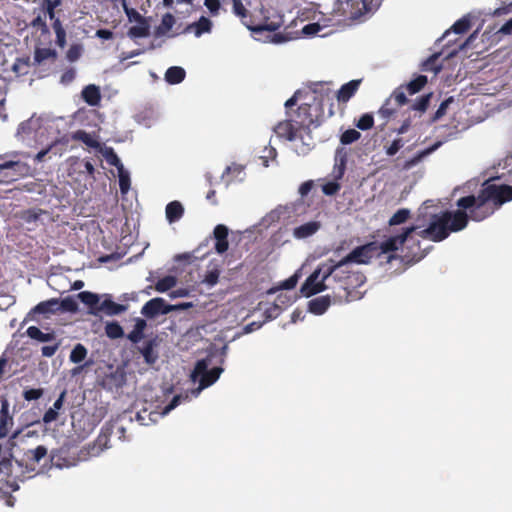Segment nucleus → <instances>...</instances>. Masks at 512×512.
<instances>
[{"label": "nucleus", "instance_id": "ea45409f", "mask_svg": "<svg viewBox=\"0 0 512 512\" xmlns=\"http://www.w3.org/2000/svg\"><path fill=\"white\" fill-rule=\"evenodd\" d=\"M432 93L420 96L410 107L411 110L423 114L429 107Z\"/></svg>", "mask_w": 512, "mask_h": 512}, {"label": "nucleus", "instance_id": "8fccbe9b", "mask_svg": "<svg viewBox=\"0 0 512 512\" xmlns=\"http://www.w3.org/2000/svg\"><path fill=\"white\" fill-rule=\"evenodd\" d=\"M355 125L360 130H369L374 125V117L371 113H365L355 122Z\"/></svg>", "mask_w": 512, "mask_h": 512}, {"label": "nucleus", "instance_id": "473e14b6", "mask_svg": "<svg viewBox=\"0 0 512 512\" xmlns=\"http://www.w3.org/2000/svg\"><path fill=\"white\" fill-rule=\"evenodd\" d=\"M139 25H135L129 28L128 30V36L131 38H142L149 35V24L147 23L146 19H144V22H138Z\"/></svg>", "mask_w": 512, "mask_h": 512}, {"label": "nucleus", "instance_id": "5701e85b", "mask_svg": "<svg viewBox=\"0 0 512 512\" xmlns=\"http://www.w3.org/2000/svg\"><path fill=\"white\" fill-rule=\"evenodd\" d=\"M155 345V340H148L145 342L143 347L139 348L140 353L144 357L145 363L149 365H153L158 359V354L154 351Z\"/></svg>", "mask_w": 512, "mask_h": 512}, {"label": "nucleus", "instance_id": "680f3d73", "mask_svg": "<svg viewBox=\"0 0 512 512\" xmlns=\"http://www.w3.org/2000/svg\"><path fill=\"white\" fill-rule=\"evenodd\" d=\"M437 61V55L430 56L424 63L422 69L424 71H433L435 73H438L441 70V66L436 64Z\"/></svg>", "mask_w": 512, "mask_h": 512}, {"label": "nucleus", "instance_id": "338daca9", "mask_svg": "<svg viewBox=\"0 0 512 512\" xmlns=\"http://www.w3.org/2000/svg\"><path fill=\"white\" fill-rule=\"evenodd\" d=\"M233 2V12L239 16L243 21L248 15V11L243 5L241 0H232Z\"/></svg>", "mask_w": 512, "mask_h": 512}, {"label": "nucleus", "instance_id": "412c9836", "mask_svg": "<svg viewBox=\"0 0 512 512\" xmlns=\"http://www.w3.org/2000/svg\"><path fill=\"white\" fill-rule=\"evenodd\" d=\"M81 95L83 100L90 106H97L101 101L100 88L94 84L85 86Z\"/></svg>", "mask_w": 512, "mask_h": 512}, {"label": "nucleus", "instance_id": "2eb2a0df", "mask_svg": "<svg viewBox=\"0 0 512 512\" xmlns=\"http://www.w3.org/2000/svg\"><path fill=\"white\" fill-rule=\"evenodd\" d=\"M294 116H290L289 119L279 122L275 127L274 131L278 137L285 138L289 141H293L297 137V132L303 127H299L294 120Z\"/></svg>", "mask_w": 512, "mask_h": 512}, {"label": "nucleus", "instance_id": "0eeeda50", "mask_svg": "<svg viewBox=\"0 0 512 512\" xmlns=\"http://www.w3.org/2000/svg\"><path fill=\"white\" fill-rule=\"evenodd\" d=\"M208 365L207 359L198 360L192 371L191 377L194 381L200 378L199 389H204L214 384L223 372L221 367H213L211 370H208Z\"/></svg>", "mask_w": 512, "mask_h": 512}, {"label": "nucleus", "instance_id": "c03bdc74", "mask_svg": "<svg viewBox=\"0 0 512 512\" xmlns=\"http://www.w3.org/2000/svg\"><path fill=\"white\" fill-rule=\"evenodd\" d=\"M73 139L83 142L91 148L99 147V142L92 138V136L84 130H78L73 134Z\"/></svg>", "mask_w": 512, "mask_h": 512}, {"label": "nucleus", "instance_id": "774afa93", "mask_svg": "<svg viewBox=\"0 0 512 512\" xmlns=\"http://www.w3.org/2000/svg\"><path fill=\"white\" fill-rule=\"evenodd\" d=\"M341 186L335 181H330L322 186V191L327 196H332L340 190Z\"/></svg>", "mask_w": 512, "mask_h": 512}, {"label": "nucleus", "instance_id": "bf43d9fd", "mask_svg": "<svg viewBox=\"0 0 512 512\" xmlns=\"http://www.w3.org/2000/svg\"><path fill=\"white\" fill-rule=\"evenodd\" d=\"M0 169H14L16 171L26 170L27 166L19 161H2L0 157Z\"/></svg>", "mask_w": 512, "mask_h": 512}, {"label": "nucleus", "instance_id": "052dcab7", "mask_svg": "<svg viewBox=\"0 0 512 512\" xmlns=\"http://www.w3.org/2000/svg\"><path fill=\"white\" fill-rule=\"evenodd\" d=\"M325 282L326 283H323L324 285L332 286V288H325V290H331L333 301L338 303L337 291L339 290V287H338L337 279L334 278V275L330 274L327 276V278L325 277Z\"/></svg>", "mask_w": 512, "mask_h": 512}, {"label": "nucleus", "instance_id": "a211bd4d", "mask_svg": "<svg viewBox=\"0 0 512 512\" xmlns=\"http://www.w3.org/2000/svg\"><path fill=\"white\" fill-rule=\"evenodd\" d=\"M331 305V296H319L309 301L308 310L314 315L324 314Z\"/></svg>", "mask_w": 512, "mask_h": 512}, {"label": "nucleus", "instance_id": "a19ab883", "mask_svg": "<svg viewBox=\"0 0 512 512\" xmlns=\"http://www.w3.org/2000/svg\"><path fill=\"white\" fill-rule=\"evenodd\" d=\"M175 24V18L172 14L167 13L162 17L160 25L156 28V35L161 36L172 29Z\"/></svg>", "mask_w": 512, "mask_h": 512}, {"label": "nucleus", "instance_id": "6e6552de", "mask_svg": "<svg viewBox=\"0 0 512 512\" xmlns=\"http://www.w3.org/2000/svg\"><path fill=\"white\" fill-rule=\"evenodd\" d=\"M192 307L191 303H182L178 305H169L163 298H153L147 301L141 309L142 315L147 318H154L158 315H166L172 311Z\"/></svg>", "mask_w": 512, "mask_h": 512}, {"label": "nucleus", "instance_id": "aec40b11", "mask_svg": "<svg viewBox=\"0 0 512 512\" xmlns=\"http://www.w3.org/2000/svg\"><path fill=\"white\" fill-rule=\"evenodd\" d=\"M321 227L320 222L318 221H310L304 223L298 227H295L293 230V235L297 239H304L315 234Z\"/></svg>", "mask_w": 512, "mask_h": 512}, {"label": "nucleus", "instance_id": "5fc2aeb1", "mask_svg": "<svg viewBox=\"0 0 512 512\" xmlns=\"http://www.w3.org/2000/svg\"><path fill=\"white\" fill-rule=\"evenodd\" d=\"M123 9L129 21L144 22V17L134 8H130L123 0Z\"/></svg>", "mask_w": 512, "mask_h": 512}, {"label": "nucleus", "instance_id": "864d4df0", "mask_svg": "<svg viewBox=\"0 0 512 512\" xmlns=\"http://www.w3.org/2000/svg\"><path fill=\"white\" fill-rule=\"evenodd\" d=\"M61 5V0H43L42 7L51 20L55 18V9Z\"/></svg>", "mask_w": 512, "mask_h": 512}, {"label": "nucleus", "instance_id": "72a5a7b5", "mask_svg": "<svg viewBox=\"0 0 512 512\" xmlns=\"http://www.w3.org/2000/svg\"><path fill=\"white\" fill-rule=\"evenodd\" d=\"M246 25L249 30H251L252 32H255V33L263 32V31L273 32V31H276L278 28H280V26L282 25V19L279 18L278 21H271V22L266 21L263 24L255 25V26L248 25V24H246Z\"/></svg>", "mask_w": 512, "mask_h": 512}, {"label": "nucleus", "instance_id": "a18cd8bd", "mask_svg": "<svg viewBox=\"0 0 512 512\" xmlns=\"http://www.w3.org/2000/svg\"><path fill=\"white\" fill-rule=\"evenodd\" d=\"M105 333L110 339H118L124 335L123 328L116 322H109L105 326Z\"/></svg>", "mask_w": 512, "mask_h": 512}, {"label": "nucleus", "instance_id": "c756f323", "mask_svg": "<svg viewBox=\"0 0 512 512\" xmlns=\"http://www.w3.org/2000/svg\"><path fill=\"white\" fill-rule=\"evenodd\" d=\"M57 58V52L50 48H36L34 52V62L40 65L42 62L48 59L55 60Z\"/></svg>", "mask_w": 512, "mask_h": 512}, {"label": "nucleus", "instance_id": "3c124183", "mask_svg": "<svg viewBox=\"0 0 512 512\" xmlns=\"http://www.w3.org/2000/svg\"><path fill=\"white\" fill-rule=\"evenodd\" d=\"M397 107L398 106H396V104H392L391 98H388L381 106L378 113L383 119H389L392 115L395 114Z\"/></svg>", "mask_w": 512, "mask_h": 512}, {"label": "nucleus", "instance_id": "09e8293b", "mask_svg": "<svg viewBox=\"0 0 512 512\" xmlns=\"http://www.w3.org/2000/svg\"><path fill=\"white\" fill-rule=\"evenodd\" d=\"M471 27L470 19L466 16L457 20L451 27V30L456 34L466 33Z\"/></svg>", "mask_w": 512, "mask_h": 512}, {"label": "nucleus", "instance_id": "6ab92c4d", "mask_svg": "<svg viewBox=\"0 0 512 512\" xmlns=\"http://www.w3.org/2000/svg\"><path fill=\"white\" fill-rule=\"evenodd\" d=\"M360 84L361 80H351L342 85L336 94L337 100L343 103L348 102L357 92Z\"/></svg>", "mask_w": 512, "mask_h": 512}, {"label": "nucleus", "instance_id": "cd10ccee", "mask_svg": "<svg viewBox=\"0 0 512 512\" xmlns=\"http://www.w3.org/2000/svg\"><path fill=\"white\" fill-rule=\"evenodd\" d=\"M147 326V323L144 319L137 318L136 323L134 325L133 330L127 335V338L132 343H138L144 336V330Z\"/></svg>", "mask_w": 512, "mask_h": 512}, {"label": "nucleus", "instance_id": "b1692460", "mask_svg": "<svg viewBox=\"0 0 512 512\" xmlns=\"http://www.w3.org/2000/svg\"><path fill=\"white\" fill-rule=\"evenodd\" d=\"M126 310V306L118 304L111 299H105L100 303L99 313L104 311L107 315H118Z\"/></svg>", "mask_w": 512, "mask_h": 512}, {"label": "nucleus", "instance_id": "1a4fd4ad", "mask_svg": "<svg viewBox=\"0 0 512 512\" xmlns=\"http://www.w3.org/2000/svg\"><path fill=\"white\" fill-rule=\"evenodd\" d=\"M375 255H378V243L370 242L354 248L339 262L347 266L350 263L368 264Z\"/></svg>", "mask_w": 512, "mask_h": 512}, {"label": "nucleus", "instance_id": "9d476101", "mask_svg": "<svg viewBox=\"0 0 512 512\" xmlns=\"http://www.w3.org/2000/svg\"><path fill=\"white\" fill-rule=\"evenodd\" d=\"M483 195L486 196V199L495 206V210H497L504 203L512 200V186L507 184L497 185V184H489L482 190Z\"/></svg>", "mask_w": 512, "mask_h": 512}, {"label": "nucleus", "instance_id": "a878e982", "mask_svg": "<svg viewBox=\"0 0 512 512\" xmlns=\"http://www.w3.org/2000/svg\"><path fill=\"white\" fill-rule=\"evenodd\" d=\"M189 29L194 30V34L200 37L204 33H209L212 29V22L205 16H201L198 21L192 23Z\"/></svg>", "mask_w": 512, "mask_h": 512}, {"label": "nucleus", "instance_id": "6e6d98bb", "mask_svg": "<svg viewBox=\"0 0 512 512\" xmlns=\"http://www.w3.org/2000/svg\"><path fill=\"white\" fill-rule=\"evenodd\" d=\"M82 46L80 44H73L70 46L66 53V58L69 62L77 61L82 54Z\"/></svg>", "mask_w": 512, "mask_h": 512}, {"label": "nucleus", "instance_id": "ddd939ff", "mask_svg": "<svg viewBox=\"0 0 512 512\" xmlns=\"http://www.w3.org/2000/svg\"><path fill=\"white\" fill-rule=\"evenodd\" d=\"M335 11L347 20H357L365 13L366 6L361 0H337Z\"/></svg>", "mask_w": 512, "mask_h": 512}, {"label": "nucleus", "instance_id": "e2e57ef3", "mask_svg": "<svg viewBox=\"0 0 512 512\" xmlns=\"http://www.w3.org/2000/svg\"><path fill=\"white\" fill-rule=\"evenodd\" d=\"M220 272L218 269L207 271L204 276L203 282L209 286H214L218 283Z\"/></svg>", "mask_w": 512, "mask_h": 512}, {"label": "nucleus", "instance_id": "2f4dec72", "mask_svg": "<svg viewBox=\"0 0 512 512\" xmlns=\"http://www.w3.org/2000/svg\"><path fill=\"white\" fill-rule=\"evenodd\" d=\"M58 299H50L37 304L33 311L39 314L57 313Z\"/></svg>", "mask_w": 512, "mask_h": 512}, {"label": "nucleus", "instance_id": "49530a36", "mask_svg": "<svg viewBox=\"0 0 512 512\" xmlns=\"http://www.w3.org/2000/svg\"><path fill=\"white\" fill-rule=\"evenodd\" d=\"M407 91L400 85L397 87L391 94L389 98H391L392 102L396 103V106H403L408 103Z\"/></svg>", "mask_w": 512, "mask_h": 512}, {"label": "nucleus", "instance_id": "69168bd1", "mask_svg": "<svg viewBox=\"0 0 512 512\" xmlns=\"http://www.w3.org/2000/svg\"><path fill=\"white\" fill-rule=\"evenodd\" d=\"M31 26L33 28L41 30V32L43 34H48L49 33V28H48L47 23H46L45 19L42 16H40V15L37 16L36 18H34L31 21Z\"/></svg>", "mask_w": 512, "mask_h": 512}, {"label": "nucleus", "instance_id": "de8ad7c7", "mask_svg": "<svg viewBox=\"0 0 512 512\" xmlns=\"http://www.w3.org/2000/svg\"><path fill=\"white\" fill-rule=\"evenodd\" d=\"M360 137H361L360 132H358L355 129H348L341 134L340 142L343 145H349V144H352V143L356 142L357 140H359Z\"/></svg>", "mask_w": 512, "mask_h": 512}, {"label": "nucleus", "instance_id": "4d7b16f0", "mask_svg": "<svg viewBox=\"0 0 512 512\" xmlns=\"http://www.w3.org/2000/svg\"><path fill=\"white\" fill-rule=\"evenodd\" d=\"M44 394L42 388H31L23 391L22 395L26 401H33L40 399Z\"/></svg>", "mask_w": 512, "mask_h": 512}, {"label": "nucleus", "instance_id": "37998d69", "mask_svg": "<svg viewBox=\"0 0 512 512\" xmlns=\"http://www.w3.org/2000/svg\"><path fill=\"white\" fill-rule=\"evenodd\" d=\"M410 217V210L407 208H401L397 210L392 217L389 219L388 223L390 226H396L405 223Z\"/></svg>", "mask_w": 512, "mask_h": 512}, {"label": "nucleus", "instance_id": "7c9ffc66", "mask_svg": "<svg viewBox=\"0 0 512 512\" xmlns=\"http://www.w3.org/2000/svg\"><path fill=\"white\" fill-rule=\"evenodd\" d=\"M13 477L14 478L12 480L7 479L6 481L1 482V486L6 487L11 492H15V491L19 490L20 487H19L18 481H24L25 479L30 478L31 475H28L26 472L21 470L20 474L13 473Z\"/></svg>", "mask_w": 512, "mask_h": 512}, {"label": "nucleus", "instance_id": "423d86ee", "mask_svg": "<svg viewBox=\"0 0 512 512\" xmlns=\"http://www.w3.org/2000/svg\"><path fill=\"white\" fill-rule=\"evenodd\" d=\"M14 412L15 409H11L8 398L3 395L0 396V440L9 437V443H11V445H13V441L20 434V431L18 430L10 436L15 425Z\"/></svg>", "mask_w": 512, "mask_h": 512}, {"label": "nucleus", "instance_id": "bb28decb", "mask_svg": "<svg viewBox=\"0 0 512 512\" xmlns=\"http://www.w3.org/2000/svg\"><path fill=\"white\" fill-rule=\"evenodd\" d=\"M427 82L428 79L425 75H418L409 83L402 85V87L407 91L408 95L412 96L418 93L422 88H424Z\"/></svg>", "mask_w": 512, "mask_h": 512}, {"label": "nucleus", "instance_id": "4468645a", "mask_svg": "<svg viewBox=\"0 0 512 512\" xmlns=\"http://www.w3.org/2000/svg\"><path fill=\"white\" fill-rule=\"evenodd\" d=\"M111 433H112L111 427H103L101 429L100 434L98 435L96 440L93 442V444H89L87 446L86 454L89 455L90 457H96L101 452H103L105 449L109 448L108 443L110 440Z\"/></svg>", "mask_w": 512, "mask_h": 512}, {"label": "nucleus", "instance_id": "39448f33", "mask_svg": "<svg viewBox=\"0 0 512 512\" xmlns=\"http://www.w3.org/2000/svg\"><path fill=\"white\" fill-rule=\"evenodd\" d=\"M329 268L328 260L321 263L317 269L307 277L305 282L301 286V293L305 297H311L317 293L325 291V288H332L330 285H324L325 277L327 278L328 274L326 269Z\"/></svg>", "mask_w": 512, "mask_h": 512}, {"label": "nucleus", "instance_id": "393cba45", "mask_svg": "<svg viewBox=\"0 0 512 512\" xmlns=\"http://www.w3.org/2000/svg\"><path fill=\"white\" fill-rule=\"evenodd\" d=\"M186 76V72L182 67L172 66L167 69L165 73V80L169 84H179L181 83Z\"/></svg>", "mask_w": 512, "mask_h": 512}, {"label": "nucleus", "instance_id": "4be33fe9", "mask_svg": "<svg viewBox=\"0 0 512 512\" xmlns=\"http://www.w3.org/2000/svg\"><path fill=\"white\" fill-rule=\"evenodd\" d=\"M165 214L169 223H175L183 217L184 207L179 201H171L166 206Z\"/></svg>", "mask_w": 512, "mask_h": 512}, {"label": "nucleus", "instance_id": "9b49d317", "mask_svg": "<svg viewBox=\"0 0 512 512\" xmlns=\"http://www.w3.org/2000/svg\"><path fill=\"white\" fill-rule=\"evenodd\" d=\"M421 228L420 224H414L409 227H406L402 230V232L398 235L391 236L386 240L382 241L378 244V254L379 253H389L397 251L400 247L404 245V243L411 238V234L416 232Z\"/></svg>", "mask_w": 512, "mask_h": 512}, {"label": "nucleus", "instance_id": "79ce46f5", "mask_svg": "<svg viewBox=\"0 0 512 512\" xmlns=\"http://www.w3.org/2000/svg\"><path fill=\"white\" fill-rule=\"evenodd\" d=\"M176 284H177L176 278L174 276L167 275L157 281V283L155 285V289L158 292L163 293V292H166V291L172 289L173 287H175Z\"/></svg>", "mask_w": 512, "mask_h": 512}, {"label": "nucleus", "instance_id": "dca6fc26", "mask_svg": "<svg viewBox=\"0 0 512 512\" xmlns=\"http://www.w3.org/2000/svg\"><path fill=\"white\" fill-rule=\"evenodd\" d=\"M228 234L229 230L223 224L216 225L213 230V237L215 239V251L220 255L224 254L229 248Z\"/></svg>", "mask_w": 512, "mask_h": 512}, {"label": "nucleus", "instance_id": "f3484780", "mask_svg": "<svg viewBox=\"0 0 512 512\" xmlns=\"http://www.w3.org/2000/svg\"><path fill=\"white\" fill-rule=\"evenodd\" d=\"M77 297L80 301L88 306L89 314L98 315L99 314V306H100V297L98 294H95L90 291L80 292Z\"/></svg>", "mask_w": 512, "mask_h": 512}, {"label": "nucleus", "instance_id": "13d9d810", "mask_svg": "<svg viewBox=\"0 0 512 512\" xmlns=\"http://www.w3.org/2000/svg\"><path fill=\"white\" fill-rule=\"evenodd\" d=\"M453 102V98L452 97H449L447 99H445L441 104L440 106L438 107V109L436 110V112L434 113L433 117H432V121L435 122V121H438L439 119H441L447 112V108L449 107V105Z\"/></svg>", "mask_w": 512, "mask_h": 512}, {"label": "nucleus", "instance_id": "58836bf2", "mask_svg": "<svg viewBox=\"0 0 512 512\" xmlns=\"http://www.w3.org/2000/svg\"><path fill=\"white\" fill-rule=\"evenodd\" d=\"M68 143L67 140L65 141H62V140H56L54 141L52 144H50L47 148L45 149H42L41 151H39L35 157H34V160L36 162H42L45 158V156L49 153V152H53L54 154H57V149H58V146L59 145H62V146H66Z\"/></svg>", "mask_w": 512, "mask_h": 512}, {"label": "nucleus", "instance_id": "c9c22d12", "mask_svg": "<svg viewBox=\"0 0 512 512\" xmlns=\"http://www.w3.org/2000/svg\"><path fill=\"white\" fill-rule=\"evenodd\" d=\"M59 311L75 313L78 311V303L71 296L62 299L61 301L58 300L57 312Z\"/></svg>", "mask_w": 512, "mask_h": 512}, {"label": "nucleus", "instance_id": "f03ea898", "mask_svg": "<svg viewBox=\"0 0 512 512\" xmlns=\"http://www.w3.org/2000/svg\"><path fill=\"white\" fill-rule=\"evenodd\" d=\"M468 225V215L465 211H443L433 214L426 228L418 229L415 233L423 239L433 242L445 240L452 232H458ZM423 227V225H421Z\"/></svg>", "mask_w": 512, "mask_h": 512}, {"label": "nucleus", "instance_id": "f257e3e1", "mask_svg": "<svg viewBox=\"0 0 512 512\" xmlns=\"http://www.w3.org/2000/svg\"><path fill=\"white\" fill-rule=\"evenodd\" d=\"M309 88L315 94L313 101L301 104L295 112V119H293L299 127L303 128L317 127L334 114L333 96L328 83L314 82Z\"/></svg>", "mask_w": 512, "mask_h": 512}, {"label": "nucleus", "instance_id": "20e7f679", "mask_svg": "<svg viewBox=\"0 0 512 512\" xmlns=\"http://www.w3.org/2000/svg\"><path fill=\"white\" fill-rule=\"evenodd\" d=\"M456 205L461 208L460 210L467 213L468 220L471 219L476 222L483 221L495 212V206H492L482 191L477 196L461 197L457 200Z\"/></svg>", "mask_w": 512, "mask_h": 512}, {"label": "nucleus", "instance_id": "f704fd0d", "mask_svg": "<svg viewBox=\"0 0 512 512\" xmlns=\"http://www.w3.org/2000/svg\"><path fill=\"white\" fill-rule=\"evenodd\" d=\"M44 213V210L40 208H31L21 211L19 217L25 223H33L38 221Z\"/></svg>", "mask_w": 512, "mask_h": 512}, {"label": "nucleus", "instance_id": "c85d7f7f", "mask_svg": "<svg viewBox=\"0 0 512 512\" xmlns=\"http://www.w3.org/2000/svg\"><path fill=\"white\" fill-rule=\"evenodd\" d=\"M26 334L39 342H50L55 340L54 333H43L38 327L30 326L28 327Z\"/></svg>", "mask_w": 512, "mask_h": 512}, {"label": "nucleus", "instance_id": "7ed1b4c3", "mask_svg": "<svg viewBox=\"0 0 512 512\" xmlns=\"http://www.w3.org/2000/svg\"><path fill=\"white\" fill-rule=\"evenodd\" d=\"M329 268L326 269L327 274L334 275L337 279L339 290L337 291L338 303L352 302L362 298L359 287L366 282V276L360 271L351 270L349 266L341 262H335L333 259L328 260Z\"/></svg>", "mask_w": 512, "mask_h": 512}, {"label": "nucleus", "instance_id": "f8f14e48", "mask_svg": "<svg viewBox=\"0 0 512 512\" xmlns=\"http://www.w3.org/2000/svg\"><path fill=\"white\" fill-rule=\"evenodd\" d=\"M47 456V448L43 445H39L34 449L27 450L20 460H17L18 466L31 475L37 470V467L42 459Z\"/></svg>", "mask_w": 512, "mask_h": 512}, {"label": "nucleus", "instance_id": "0e129e2a", "mask_svg": "<svg viewBox=\"0 0 512 512\" xmlns=\"http://www.w3.org/2000/svg\"><path fill=\"white\" fill-rule=\"evenodd\" d=\"M438 147V144L430 147V148H427L423 151H420L419 153H417L410 161H408V166H413L415 164H417L419 161H421L424 157H426L427 155H429L431 152H433L436 148Z\"/></svg>", "mask_w": 512, "mask_h": 512}, {"label": "nucleus", "instance_id": "603ef678", "mask_svg": "<svg viewBox=\"0 0 512 512\" xmlns=\"http://www.w3.org/2000/svg\"><path fill=\"white\" fill-rule=\"evenodd\" d=\"M119 187L122 194H126L130 189V176L129 173L123 168L118 170Z\"/></svg>", "mask_w": 512, "mask_h": 512}, {"label": "nucleus", "instance_id": "e433bc0d", "mask_svg": "<svg viewBox=\"0 0 512 512\" xmlns=\"http://www.w3.org/2000/svg\"><path fill=\"white\" fill-rule=\"evenodd\" d=\"M87 353V348L83 344L78 343L72 349L69 359L72 363L78 364L85 360Z\"/></svg>", "mask_w": 512, "mask_h": 512}, {"label": "nucleus", "instance_id": "4c0bfd02", "mask_svg": "<svg viewBox=\"0 0 512 512\" xmlns=\"http://www.w3.org/2000/svg\"><path fill=\"white\" fill-rule=\"evenodd\" d=\"M105 160L107 161L108 164H110L111 166H114L117 168V170H120L124 168L120 158L118 157V155L116 154V152L114 151V149L112 147H105V149L103 150L102 152Z\"/></svg>", "mask_w": 512, "mask_h": 512}]
</instances>
